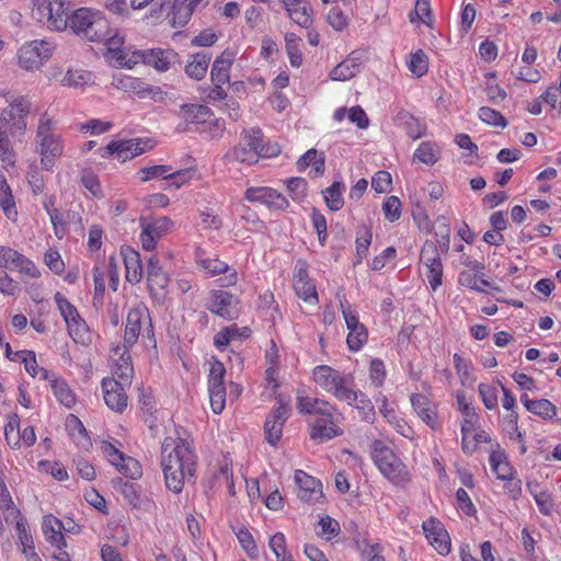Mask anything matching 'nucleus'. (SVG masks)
Instances as JSON below:
<instances>
[{
	"mask_svg": "<svg viewBox=\"0 0 561 561\" xmlns=\"http://www.w3.org/2000/svg\"><path fill=\"white\" fill-rule=\"evenodd\" d=\"M196 454L185 439L165 438L161 446V467L165 485L174 493L183 490L185 479L191 480L196 470Z\"/></svg>",
	"mask_w": 561,
	"mask_h": 561,
	"instance_id": "nucleus-1",
	"label": "nucleus"
},
{
	"mask_svg": "<svg viewBox=\"0 0 561 561\" xmlns=\"http://www.w3.org/2000/svg\"><path fill=\"white\" fill-rule=\"evenodd\" d=\"M36 144L42 167L47 171H51L56 160L64 153V140L56 133V122L47 113L42 114L39 117Z\"/></svg>",
	"mask_w": 561,
	"mask_h": 561,
	"instance_id": "nucleus-2",
	"label": "nucleus"
},
{
	"mask_svg": "<svg viewBox=\"0 0 561 561\" xmlns=\"http://www.w3.org/2000/svg\"><path fill=\"white\" fill-rule=\"evenodd\" d=\"M70 28L78 36L95 43H101L112 32L104 14L88 8H80L71 13Z\"/></svg>",
	"mask_w": 561,
	"mask_h": 561,
	"instance_id": "nucleus-3",
	"label": "nucleus"
},
{
	"mask_svg": "<svg viewBox=\"0 0 561 561\" xmlns=\"http://www.w3.org/2000/svg\"><path fill=\"white\" fill-rule=\"evenodd\" d=\"M370 454L380 472L394 485H405L411 480L407 466L385 442L376 439Z\"/></svg>",
	"mask_w": 561,
	"mask_h": 561,
	"instance_id": "nucleus-4",
	"label": "nucleus"
},
{
	"mask_svg": "<svg viewBox=\"0 0 561 561\" xmlns=\"http://www.w3.org/2000/svg\"><path fill=\"white\" fill-rule=\"evenodd\" d=\"M313 378L323 390L339 400L346 401L350 405L357 397L356 391L351 388V378L330 366H317L313 369Z\"/></svg>",
	"mask_w": 561,
	"mask_h": 561,
	"instance_id": "nucleus-5",
	"label": "nucleus"
},
{
	"mask_svg": "<svg viewBox=\"0 0 561 561\" xmlns=\"http://www.w3.org/2000/svg\"><path fill=\"white\" fill-rule=\"evenodd\" d=\"M71 9L65 0H36L33 15L49 30L64 31L70 27Z\"/></svg>",
	"mask_w": 561,
	"mask_h": 561,
	"instance_id": "nucleus-6",
	"label": "nucleus"
},
{
	"mask_svg": "<svg viewBox=\"0 0 561 561\" xmlns=\"http://www.w3.org/2000/svg\"><path fill=\"white\" fill-rule=\"evenodd\" d=\"M262 141L263 134L260 128L243 130L239 146L230 149L226 153V159L231 162L255 163L260 157Z\"/></svg>",
	"mask_w": 561,
	"mask_h": 561,
	"instance_id": "nucleus-7",
	"label": "nucleus"
},
{
	"mask_svg": "<svg viewBox=\"0 0 561 561\" xmlns=\"http://www.w3.org/2000/svg\"><path fill=\"white\" fill-rule=\"evenodd\" d=\"M340 301L341 311L348 330L346 343L352 352L359 351L368 340V331L366 327L359 322L356 312L351 310V306L346 304L345 296L340 293L336 294Z\"/></svg>",
	"mask_w": 561,
	"mask_h": 561,
	"instance_id": "nucleus-8",
	"label": "nucleus"
},
{
	"mask_svg": "<svg viewBox=\"0 0 561 561\" xmlns=\"http://www.w3.org/2000/svg\"><path fill=\"white\" fill-rule=\"evenodd\" d=\"M53 45L47 41L25 43L18 51V62L27 71L39 68L51 56Z\"/></svg>",
	"mask_w": 561,
	"mask_h": 561,
	"instance_id": "nucleus-9",
	"label": "nucleus"
},
{
	"mask_svg": "<svg viewBox=\"0 0 561 561\" xmlns=\"http://www.w3.org/2000/svg\"><path fill=\"white\" fill-rule=\"evenodd\" d=\"M325 410L319 412L311 424L310 437L313 440L325 442L342 435L339 427L341 414L331 404L330 409Z\"/></svg>",
	"mask_w": 561,
	"mask_h": 561,
	"instance_id": "nucleus-10",
	"label": "nucleus"
},
{
	"mask_svg": "<svg viewBox=\"0 0 561 561\" xmlns=\"http://www.w3.org/2000/svg\"><path fill=\"white\" fill-rule=\"evenodd\" d=\"M225 374L226 368L221 362L211 363L208 375V392L211 410L216 414L221 413L226 407Z\"/></svg>",
	"mask_w": 561,
	"mask_h": 561,
	"instance_id": "nucleus-11",
	"label": "nucleus"
},
{
	"mask_svg": "<svg viewBox=\"0 0 561 561\" xmlns=\"http://www.w3.org/2000/svg\"><path fill=\"white\" fill-rule=\"evenodd\" d=\"M420 262L426 267V277L433 290H436L442 285L443 279V263L440 259L439 249L433 241H425L421 249Z\"/></svg>",
	"mask_w": 561,
	"mask_h": 561,
	"instance_id": "nucleus-12",
	"label": "nucleus"
},
{
	"mask_svg": "<svg viewBox=\"0 0 561 561\" xmlns=\"http://www.w3.org/2000/svg\"><path fill=\"white\" fill-rule=\"evenodd\" d=\"M139 226L141 228L140 241L142 249L146 251H152L156 248L157 242L171 228L172 220L168 217H140Z\"/></svg>",
	"mask_w": 561,
	"mask_h": 561,
	"instance_id": "nucleus-13",
	"label": "nucleus"
},
{
	"mask_svg": "<svg viewBox=\"0 0 561 561\" xmlns=\"http://www.w3.org/2000/svg\"><path fill=\"white\" fill-rule=\"evenodd\" d=\"M290 414V407L280 396L278 408L273 410L266 417L264 424L265 438L268 444L276 445L282 437L283 427Z\"/></svg>",
	"mask_w": 561,
	"mask_h": 561,
	"instance_id": "nucleus-14",
	"label": "nucleus"
},
{
	"mask_svg": "<svg viewBox=\"0 0 561 561\" xmlns=\"http://www.w3.org/2000/svg\"><path fill=\"white\" fill-rule=\"evenodd\" d=\"M9 107L4 108L1 113L0 119L2 124L18 126L19 129H24L26 123L24 118L31 111V102L27 96H9L7 98Z\"/></svg>",
	"mask_w": 561,
	"mask_h": 561,
	"instance_id": "nucleus-15",
	"label": "nucleus"
},
{
	"mask_svg": "<svg viewBox=\"0 0 561 561\" xmlns=\"http://www.w3.org/2000/svg\"><path fill=\"white\" fill-rule=\"evenodd\" d=\"M147 280L148 288L151 296L158 304H163L165 300V288L169 284V277L159 264V260L151 255L148 259L147 265Z\"/></svg>",
	"mask_w": 561,
	"mask_h": 561,
	"instance_id": "nucleus-16",
	"label": "nucleus"
},
{
	"mask_svg": "<svg viewBox=\"0 0 561 561\" xmlns=\"http://www.w3.org/2000/svg\"><path fill=\"white\" fill-rule=\"evenodd\" d=\"M244 196L249 202L261 203L270 209L284 210L289 206L287 198L271 187H250Z\"/></svg>",
	"mask_w": 561,
	"mask_h": 561,
	"instance_id": "nucleus-17",
	"label": "nucleus"
},
{
	"mask_svg": "<svg viewBox=\"0 0 561 561\" xmlns=\"http://www.w3.org/2000/svg\"><path fill=\"white\" fill-rule=\"evenodd\" d=\"M127 387L117 382L116 379L104 378L102 380L104 401L111 410L122 413L126 409L128 402Z\"/></svg>",
	"mask_w": 561,
	"mask_h": 561,
	"instance_id": "nucleus-18",
	"label": "nucleus"
},
{
	"mask_svg": "<svg viewBox=\"0 0 561 561\" xmlns=\"http://www.w3.org/2000/svg\"><path fill=\"white\" fill-rule=\"evenodd\" d=\"M145 323L151 325L148 311L145 308L129 310L126 318L124 347H131L138 340L141 328Z\"/></svg>",
	"mask_w": 561,
	"mask_h": 561,
	"instance_id": "nucleus-19",
	"label": "nucleus"
},
{
	"mask_svg": "<svg viewBox=\"0 0 561 561\" xmlns=\"http://www.w3.org/2000/svg\"><path fill=\"white\" fill-rule=\"evenodd\" d=\"M238 304L237 296L225 290H216L211 295L209 310L222 319L231 320L238 314Z\"/></svg>",
	"mask_w": 561,
	"mask_h": 561,
	"instance_id": "nucleus-20",
	"label": "nucleus"
},
{
	"mask_svg": "<svg viewBox=\"0 0 561 561\" xmlns=\"http://www.w3.org/2000/svg\"><path fill=\"white\" fill-rule=\"evenodd\" d=\"M422 528L430 543L440 554L445 556L450 551V540L448 533L444 529L442 523L432 517L423 522Z\"/></svg>",
	"mask_w": 561,
	"mask_h": 561,
	"instance_id": "nucleus-21",
	"label": "nucleus"
},
{
	"mask_svg": "<svg viewBox=\"0 0 561 561\" xmlns=\"http://www.w3.org/2000/svg\"><path fill=\"white\" fill-rule=\"evenodd\" d=\"M202 0H163L161 10L169 9L174 26H184Z\"/></svg>",
	"mask_w": 561,
	"mask_h": 561,
	"instance_id": "nucleus-22",
	"label": "nucleus"
},
{
	"mask_svg": "<svg viewBox=\"0 0 561 561\" xmlns=\"http://www.w3.org/2000/svg\"><path fill=\"white\" fill-rule=\"evenodd\" d=\"M288 16L298 25L310 28L312 24V8L306 0H283Z\"/></svg>",
	"mask_w": 561,
	"mask_h": 561,
	"instance_id": "nucleus-23",
	"label": "nucleus"
},
{
	"mask_svg": "<svg viewBox=\"0 0 561 561\" xmlns=\"http://www.w3.org/2000/svg\"><path fill=\"white\" fill-rule=\"evenodd\" d=\"M295 481L299 488L298 497L302 502H311L322 495L321 483L302 470H296Z\"/></svg>",
	"mask_w": 561,
	"mask_h": 561,
	"instance_id": "nucleus-24",
	"label": "nucleus"
},
{
	"mask_svg": "<svg viewBox=\"0 0 561 561\" xmlns=\"http://www.w3.org/2000/svg\"><path fill=\"white\" fill-rule=\"evenodd\" d=\"M360 65L359 54L353 51L345 60L331 70L330 78L336 81L350 80L360 71Z\"/></svg>",
	"mask_w": 561,
	"mask_h": 561,
	"instance_id": "nucleus-25",
	"label": "nucleus"
},
{
	"mask_svg": "<svg viewBox=\"0 0 561 561\" xmlns=\"http://www.w3.org/2000/svg\"><path fill=\"white\" fill-rule=\"evenodd\" d=\"M121 255L126 268V279L131 284H137L142 277V265L140 254L134 249L122 248Z\"/></svg>",
	"mask_w": 561,
	"mask_h": 561,
	"instance_id": "nucleus-26",
	"label": "nucleus"
},
{
	"mask_svg": "<svg viewBox=\"0 0 561 561\" xmlns=\"http://www.w3.org/2000/svg\"><path fill=\"white\" fill-rule=\"evenodd\" d=\"M178 115L187 124L206 125L208 118L213 116L209 107L202 104H183L181 105Z\"/></svg>",
	"mask_w": 561,
	"mask_h": 561,
	"instance_id": "nucleus-27",
	"label": "nucleus"
},
{
	"mask_svg": "<svg viewBox=\"0 0 561 561\" xmlns=\"http://www.w3.org/2000/svg\"><path fill=\"white\" fill-rule=\"evenodd\" d=\"M411 404L415 413L424 423H426L433 430L437 427L438 417L436 412L432 409V403L427 397L414 393L411 396Z\"/></svg>",
	"mask_w": 561,
	"mask_h": 561,
	"instance_id": "nucleus-28",
	"label": "nucleus"
},
{
	"mask_svg": "<svg viewBox=\"0 0 561 561\" xmlns=\"http://www.w3.org/2000/svg\"><path fill=\"white\" fill-rule=\"evenodd\" d=\"M233 62V54L225 50L213 64L210 78L211 82L229 83L230 68Z\"/></svg>",
	"mask_w": 561,
	"mask_h": 561,
	"instance_id": "nucleus-29",
	"label": "nucleus"
},
{
	"mask_svg": "<svg viewBox=\"0 0 561 561\" xmlns=\"http://www.w3.org/2000/svg\"><path fill=\"white\" fill-rule=\"evenodd\" d=\"M101 43H104L106 46L105 56L107 60L114 66H117L118 61L127 51V48L124 47V37L119 35L117 31L112 28L111 34L107 35Z\"/></svg>",
	"mask_w": 561,
	"mask_h": 561,
	"instance_id": "nucleus-30",
	"label": "nucleus"
},
{
	"mask_svg": "<svg viewBox=\"0 0 561 561\" xmlns=\"http://www.w3.org/2000/svg\"><path fill=\"white\" fill-rule=\"evenodd\" d=\"M134 368L131 364L130 354L124 351L119 354L118 359L115 360L113 366V379L122 385L130 386L133 379Z\"/></svg>",
	"mask_w": 561,
	"mask_h": 561,
	"instance_id": "nucleus-31",
	"label": "nucleus"
},
{
	"mask_svg": "<svg viewBox=\"0 0 561 561\" xmlns=\"http://www.w3.org/2000/svg\"><path fill=\"white\" fill-rule=\"evenodd\" d=\"M520 401L527 411L542 419H552L557 414V408L547 399L531 400L527 394L520 397Z\"/></svg>",
	"mask_w": 561,
	"mask_h": 561,
	"instance_id": "nucleus-32",
	"label": "nucleus"
},
{
	"mask_svg": "<svg viewBox=\"0 0 561 561\" xmlns=\"http://www.w3.org/2000/svg\"><path fill=\"white\" fill-rule=\"evenodd\" d=\"M457 403L458 409L462 413L463 422L461 424V434L463 436L469 435L470 432L474 430L476 423L478 421V414L474 411V408H472L466 400V396L463 392L457 393Z\"/></svg>",
	"mask_w": 561,
	"mask_h": 561,
	"instance_id": "nucleus-33",
	"label": "nucleus"
},
{
	"mask_svg": "<svg viewBox=\"0 0 561 561\" xmlns=\"http://www.w3.org/2000/svg\"><path fill=\"white\" fill-rule=\"evenodd\" d=\"M324 153H319L316 149H310L304 156L300 157V159L297 161V167L299 171H304L305 169L311 165V172H314V176H320L324 172Z\"/></svg>",
	"mask_w": 561,
	"mask_h": 561,
	"instance_id": "nucleus-34",
	"label": "nucleus"
},
{
	"mask_svg": "<svg viewBox=\"0 0 561 561\" xmlns=\"http://www.w3.org/2000/svg\"><path fill=\"white\" fill-rule=\"evenodd\" d=\"M210 59V55L206 53L193 55L185 67L186 75L195 80L203 79L207 72Z\"/></svg>",
	"mask_w": 561,
	"mask_h": 561,
	"instance_id": "nucleus-35",
	"label": "nucleus"
},
{
	"mask_svg": "<svg viewBox=\"0 0 561 561\" xmlns=\"http://www.w3.org/2000/svg\"><path fill=\"white\" fill-rule=\"evenodd\" d=\"M0 207L9 219L18 214L11 188L2 173H0Z\"/></svg>",
	"mask_w": 561,
	"mask_h": 561,
	"instance_id": "nucleus-36",
	"label": "nucleus"
},
{
	"mask_svg": "<svg viewBox=\"0 0 561 561\" xmlns=\"http://www.w3.org/2000/svg\"><path fill=\"white\" fill-rule=\"evenodd\" d=\"M396 123L399 126H402L407 134L412 139H417L423 135L422 126L420 125V122L408 111L401 110L397 113L394 117Z\"/></svg>",
	"mask_w": 561,
	"mask_h": 561,
	"instance_id": "nucleus-37",
	"label": "nucleus"
},
{
	"mask_svg": "<svg viewBox=\"0 0 561 561\" xmlns=\"http://www.w3.org/2000/svg\"><path fill=\"white\" fill-rule=\"evenodd\" d=\"M43 531L47 541L56 546L58 549L65 546V538L61 533V522L55 517H46L44 520Z\"/></svg>",
	"mask_w": 561,
	"mask_h": 561,
	"instance_id": "nucleus-38",
	"label": "nucleus"
},
{
	"mask_svg": "<svg viewBox=\"0 0 561 561\" xmlns=\"http://www.w3.org/2000/svg\"><path fill=\"white\" fill-rule=\"evenodd\" d=\"M174 56L172 50L148 49L146 65L152 66L159 71H167Z\"/></svg>",
	"mask_w": 561,
	"mask_h": 561,
	"instance_id": "nucleus-39",
	"label": "nucleus"
},
{
	"mask_svg": "<svg viewBox=\"0 0 561 561\" xmlns=\"http://www.w3.org/2000/svg\"><path fill=\"white\" fill-rule=\"evenodd\" d=\"M0 510L5 513L4 519L8 523L10 519H15L20 516V511L13 504L10 492L5 485L4 479L2 477V471L0 470Z\"/></svg>",
	"mask_w": 561,
	"mask_h": 561,
	"instance_id": "nucleus-40",
	"label": "nucleus"
},
{
	"mask_svg": "<svg viewBox=\"0 0 561 561\" xmlns=\"http://www.w3.org/2000/svg\"><path fill=\"white\" fill-rule=\"evenodd\" d=\"M8 268H15L18 271H20L21 273H24L25 275L30 276V277H37L38 276V271L37 268L35 267L34 263L28 260L26 256H24L23 254H20L19 252H16L15 250H11V253H10V259H9V266Z\"/></svg>",
	"mask_w": 561,
	"mask_h": 561,
	"instance_id": "nucleus-41",
	"label": "nucleus"
},
{
	"mask_svg": "<svg viewBox=\"0 0 561 561\" xmlns=\"http://www.w3.org/2000/svg\"><path fill=\"white\" fill-rule=\"evenodd\" d=\"M297 409L300 413L317 415L319 412H325V409H330V403L324 400L312 399L307 396H298Z\"/></svg>",
	"mask_w": 561,
	"mask_h": 561,
	"instance_id": "nucleus-42",
	"label": "nucleus"
},
{
	"mask_svg": "<svg viewBox=\"0 0 561 561\" xmlns=\"http://www.w3.org/2000/svg\"><path fill=\"white\" fill-rule=\"evenodd\" d=\"M344 185L341 182H334L331 186L323 191V197L327 203V206L333 210H340L344 205V199L342 196Z\"/></svg>",
	"mask_w": 561,
	"mask_h": 561,
	"instance_id": "nucleus-43",
	"label": "nucleus"
},
{
	"mask_svg": "<svg viewBox=\"0 0 561 561\" xmlns=\"http://www.w3.org/2000/svg\"><path fill=\"white\" fill-rule=\"evenodd\" d=\"M53 392L57 400L67 408H71L76 403V394L69 388L68 383L59 378L53 380Z\"/></svg>",
	"mask_w": 561,
	"mask_h": 561,
	"instance_id": "nucleus-44",
	"label": "nucleus"
},
{
	"mask_svg": "<svg viewBox=\"0 0 561 561\" xmlns=\"http://www.w3.org/2000/svg\"><path fill=\"white\" fill-rule=\"evenodd\" d=\"M130 145H133L130 139L113 140L104 148L105 152L102 157L116 154V158L123 162L133 159V154L129 153Z\"/></svg>",
	"mask_w": 561,
	"mask_h": 561,
	"instance_id": "nucleus-45",
	"label": "nucleus"
},
{
	"mask_svg": "<svg viewBox=\"0 0 561 561\" xmlns=\"http://www.w3.org/2000/svg\"><path fill=\"white\" fill-rule=\"evenodd\" d=\"M301 38L295 33H286L285 43H286V51L289 57L290 65L293 67H300L302 64V54L299 48V43Z\"/></svg>",
	"mask_w": 561,
	"mask_h": 561,
	"instance_id": "nucleus-46",
	"label": "nucleus"
},
{
	"mask_svg": "<svg viewBox=\"0 0 561 561\" xmlns=\"http://www.w3.org/2000/svg\"><path fill=\"white\" fill-rule=\"evenodd\" d=\"M414 158L425 164L433 165L439 158V150L435 144L423 141L415 150Z\"/></svg>",
	"mask_w": 561,
	"mask_h": 561,
	"instance_id": "nucleus-47",
	"label": "nucleus"
},
{
	"mask_svg": "<svg viewBox=\"0 0 561 561\" xmlns=\"http://www.w3.org/2000/svg\"><path fill=\"white\" fill-rule=\"evenodd\" d=\"M115 467L122 474L133 480L140 478L142 474L139 461L129 456L124 455Z\"/></svg>",
	"mask_w": 561,
	"mask_h": 561,
	"instance_id": "nucleus-48",
	"label": "nucleus"
},
{
	"mask_svg": "<svg viewBox=\"0 0 561 561\" xmlns=\"http://www.w3.org/2000/svg\"><path fill=\"white\" fill-rule=\"evenodd\" d=\"M92 73L85 70L76 69L71 70L69 69L67 73L64 76L61 82L66 87L70 88H79L88 84L92 81Z\"/></svg>",
	"mask_w": 561,
	"mask_h": 561,
	"instance_id": "nucleus-49",
	"label": "nucleus"
},
{
	"mask_svg": "<svg viewBox=\"0 0 561 561\" xmlns=\"http://www.w3.org/2000/svg\"><path fill=\"white\" fill-rule=\"evenodd\" d=\"M268 546L275 554L277 561H294L287 552L286 538L283 533H276L270 538Z\"/></svg>",
	"mask_w": 561,
	"mask_h": 561,
	"instance_id": "nucleus-50",
	"label": "nucleus"
},
{
	"mask_svg": "<svg viewBox=\"0 0 561 561\" xmlns=\"http://www.w3.org/2000/svg\"><path fill=\"white\" fill-rule=\"evenodd\" d=\"M294 289L298 297H300L306 302H318V293L316 289L314 284L310 280H296V283L293 284Z\"/></svg>",
	"mask_w": 561,
	"mask_h": 561,
	"instance_id": "nucleus-51",
	"label": "nucleus"
},
{
	"mask_svg": "<svg viewBox=\"0 0 561 561\" xmlns=\"http://www.w3.org/2000/svg\"><path fill=\"white\" fill-rule=\"evenodd\" d=\"M362 557L366 561H386L381 556L382 547L379 543L370 545L367 540L356 541Z\"/></svg>",
	"mask_w": 561,
	"mask_h": 561,
	"instance_id": "nucleus-52",
	"label": "nucleus"
},
{
	"mask_svg": "<svg viewBox=\"0 0 561 561\" xmlns=\"http://www.w3.org/2000/svg\"><path fill=\"white\" fill-rule=\"evenodd\" d=\"M54 299L66 323L80 316L77 308L62 294L56 293Z\"/></svg>",
	"mask_w": 561,
	"mask_h": 561,
	"instance_id": "nucleus-53",
	"label": "nucleus"
},
{
	"mask_svg": "<svg viewBox=\"0 0 561 561\" xmlns=\"http://www.w3.org/2000/svg\"><path fill=\"white\" fill-rule=\"evenodd\" d=\"M241 547L245 550L251 559L259 557V549L255 545L252 534L247 528H240L236 534Z\"/></svg>",
	"mask_w": 561,
	"mask_h": 561,
	"instance_id": "nucleus-54",
	"label": "nucleus"
},
{
	"mask_svg": "<svg viewBox=\"0 0 561 561\" xmlns=\"http://www.w3.org/2000/svg\"><path fill=\"white\" fill-rule=\"evenodd\" d=\"M371 232L368 228L364 227L357 232L356 238V263H360L362 260L367 255L369 245L371 243Z\"/></svg>",
	"mask_w": 561,
	"mask_h": 561,
	"instance_id": "nucleus-55",
	"label": "nucleus"
},
{
	"mask_svg": "<svg viewBox=\"0 0 561 561\" xmlns=\"http://www.w3.org/2000/svg\"><path fill=\"white\" fill-rule=\"evenodd\" d=\"M409 70L416 77H422L428 69L427 56L423 50H417L411 55Z\"/></svg>",
	"mask_w": 561,
	"mask_h": 561,
	"instance_id": "nucleus-56",
	"label": "nucleus"
},
{
	"mask_svg": "<svg viewBox=\"0 0 561 561\" xmlns=\"http://www.w3.org/2000/svg\"><path fill=\"white\" fill-rule=\"evenodd\" d=\"M172 168L170 165L160 164L153 167H147L139 170L138 174L141 182H147L151 179L162 178L168 179V175Z\"/></svg>",
	"mask_w": 561,
	"mask_h": 561,
	"instance_id": "nucleus-57",
	"label": "nucleus"
},
{
	"mask_svg": "<svg viewBox=\"0 0 561 561\" xmlns=\"http://www.w3.org/2000/svg\"><path fill=\"white\" fill-rule=\"evenodd\" d=\"M67 329L75 342H84L89 331L85 321L80 316L67 322Z\"/></svg>",
	"mask_w": 561,
	"mask_h": 561,
	"instance_id": "nucleus-58",
	"label": "nucleus"
},
{
	"mask_svg": "<svg viewBox=\"0 0 561 561\" xmlns=\"http://www.w3.org/2000/svg\"><path fill=\"white\" fill-rule=\"evenodd\" d=\"M479 118L492 126L505 127L507 125L505 117L500 112L488 106H482L479 110Z\"/></svg>",
	"mask_w": 561,
	"mask_h": 561,
	"instance_id": "nucleus-59",
	"label": "nucleus"
},
{
	"mask_svg": "<svg viewBox=\"0 0 561 561\" xmlns=\"http://www.w3.org/2000/svg\"><path fill=\"white\" fill-rule=\"evenodd\" d=\"M479 394L482 399L484 407L488 410H495L497 408V390L491 385L480 383L478 387Z\"/></svg>",
	"mask_w": 561,
	"mask_h": 561,
	"instance_id": "nucleus-60",
	"label": "nucleus"
},
{
	"mask_svg": "<svg viewBox=\"0 0 561 561\" xmlns=\"http://www.w3.org/2000/svg\"><path fill=\"white\" fill-rule=\"evenodd\" d=\"M18 518L19 520L16 522V531L20 542L23 546V553L26 554L28 550L34 552L33 537L26 528L24 518L21 515Z\"/></svg>",
	"mask_w": 561,
	"mask_h": 561,
	"instance_id": "nucleus-61",
	"label": "nucleus"
},
{
	"mask_svg": "<svg viewBox=\"0 0 561 561\" xmlns=\"http://www.w3.org/2000/svg\"><path fill=\"white\" fill-rule=\"evenodd\" d=\"M385 217L393 222L401 216V202L397 196H390L382 205Z\"/></svg>",
	"mask_w": 561,
	"mask_h": 561,
	"instance_id": "nucleus-62",
	"label": "nucleus"
},
{
	"mask_svg": "<svg viewBox=\"0 0 561 561\" xmlns=\"http://www.w3.org/2000/svg\"><path fill=\"white\" fill-rule=\"evenodd\" d=\"M146 58H147V50L129 51L127 49V51L124 54V56L118 61L116 67H118V68L126 67V68L130 69L137 64H140V62L146 64Z\"/></svg>",
	"mask_w": 561,
	"mask_h": 561,
	"instance_id": "nucleus-63",
	"label": "nucleus"
},
{
	"mask_svg": "<svg viewBox=\"0 0 561 561\" xmlns=\"http://www.w3.org/2000/svg\"><path fill=\"white\" fill-rule=\"evenodd\" d=\"M287 190L294 201H299L306 196L307 181L302 178H291L287 180Z\"/></svg>",
	"mask_w": 561,
	"mask_h": 561,
	"instance_id": "nucleus-64",
	"label": "nucleus"
}]
</instances>
